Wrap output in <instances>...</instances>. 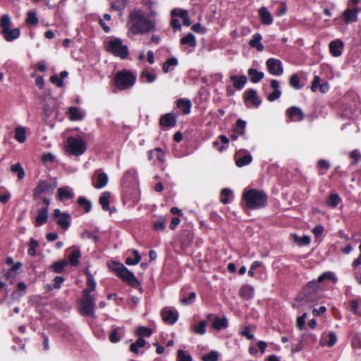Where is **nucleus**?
I'll return each instance as SVG.
<instances>
[{"instance_id": "nucleus-1", "label": "nucleus", "mask_w": 361, "mask_h": 361, "mask_svg": "<svg viewBox=\"0 0 361 361\" xmlns=\"http://www.w3.org/2000/svg\"><path fill=\"white\" fill-rule=\"evenodd\" d=\"M127 25L133 35H144L155 29L156 22L153 18H147L143 11L135 8L130 12Z\"/></svg>"}, {"instance_id": "nucleus-2", "label": "nucleus", "mask_w": 361, "mask_h": 361, "mask_svg": "<svg viewBox=\"0 0 361 361\" xmlns=\"http://www.w3.org/2000/svg\"><path fill=\"white\" fill-rule=\"evenodd\" d=\"M245 205L250 209H259L267 203V196L262 190L250 189L245 190L242 195Z\"/></svg>"}, {"instance_id": "nucleus-3", "label": "nucleus", "mask_w": 361, "mask_h": 361, "mask_svg": "<svg viewBox=\"0 0 361 361\" xmlns=\"http://www.w3.org/2000/svg\"><path fill=\"white\" fill-rule=\"evenodd\" d=\"M319 286L315 280L310 281L297 296L296 301L302 304L316 302L319 300Z\"/></svg>"}, {"instance_id": "nucleus-4", "label": "nucleus", "mask_w": 361, "mask_h": 361, "mask_svg": "<svg viewBox=\"0 0 361 361\" xmlns=\"http://www.w3.org/2000/svg\"><path fill=\"white\" fill-rule=\"evenodd\" d=\"M136 82V76L131 71L124 69L118 71L114 76L115 86L120 90L131 88Z\"/></svg>"}, {"instance_id": "nucleus-5", "label": "nucleus", "mask_w": 361, "mask_h": 361, "mask_svg": "<svg viewBox=\"0 0 361 361\" xmlns=\"http://www.w3.org/2000/svg\"><path fill=\"white\" fill-rule=\"evenodd\" d=\"M11 19L8 14H4L0 19V27L1 28V34L7 42H12L18 39L20 35L19 28H11Z\"/></svg>"}, {"instance_id": "nucleus-6", "label": "nucleus", "mask_w": 361, "mask_h": 361, "mask_svg": "<svg viewBox=\"0 0 361 361\" xmlns=\"http://www.w3.org/2000/svg\"><path fill=\"white\" fill-rule=\"evenodd\" d=\"M110 267L116 272L118 276L121 278L123 281L127 282L132 287L137 288L140 286V283L133 273L130 271L123 264L113 262Z\"/></svg>"}, {"instance_id": "nucleus-7", "label": "nucleus", "mask_w": 361, "mask_h": 361, "mask_svg": "<svg viewBox=\"0 0 361 361\" xmlns=\"http://www.w3.org/2000/svg\"><path fill=\"white\" fill-rule=\"evenodd\" d=\"M80 314L85 316L94 317V299L91 294H89L88 289H84L82 298L80 301Z\"/></svg>"}, {"instance_id": "nucleus-8", "label": "nucleus", "mask_w": 361, "mask_h": 361, "mask_svg": "<svg viewBox=\"0 0 361 361\" xmlns=\"http://www.w3.org/2000/svg\"><path fill=\"white\" fill-rule=\"evenodd\" d=\"M67 150L75 156H80L86 150V142L80 136L69 137L67 139Z\"/></svg>"}, {"instance_id": "nucleus-9", "label": "nucleus", "mask_w": 361, "mask_h": 361, "mask_svg": "<svg viewBox=\"0 0 361 361\" xmlns=\"http://www.w3.org/2000/svg\"><path fill=\"white\" fill-rule=\"evenodd\" d=\"M108 52L121 59H126L128 56V50L126 45L123 44L121 39L116 38L110 40L106 47Z\"/></svg>"}, {"instance_id": "nucleus-10", "label": "nucleus", "mask_w": 361, "mask_h": 361, "mask_svg": "<svg viewBox=\"0 0 361 361\" xmlns=\"http://www.w3.org/2000/svg\"><path fill=\"white\" fill-rule=\"evenodd\" d=\"M235 162L238 167H243L250 164L252 161V157L247 150L240 149L235 154Z\"/></svg>"}, {"instance_id": "nucleus-11", "label": "nucleus", "mask_w": 361, "mask_h": 361, "mask_svg": "<svg viewBox=\"0 0 361 361\" xmlns=\"http://www.w3.org/2000/svg\"><path fill=\"white\" fill-rule=\"evenodd\" d=\"M266 64L270 74L281 75L283 73V68L280 60L271 58L267 61Z\"/></svg>"}, {"instance_id": "nucleus-12", "label": "nucleus", "mask_w": 361, "mask_h": 361, "mask_svg": "<svg viewBox=\"0 0 361 361\" xmlns=\"http://www.w3.org/2000/svg\"><path fill=\"white\" fill-rule=\"evenodd\" d=\"M54 188L55 185H53L49 182L44 180H40L34 190L33 196L36 198L44 192L52 193Z\"/></svg>"}, {"instance_id": "nucleus-13", "label": "nucleus", "mask_w": 361, "mask_h": 361, "mask_svg": "<svg viewBox=\"0 0 361 361\" xmlns=\"http://www.w3.org/2000/svg\"><path fill=\"white\" fill-rule=\"evenodd\" d=\"M286 114L291 122H299L302 121L305 118L302 110L295 106L287 109Z\"/></svg>"}, {"instance_id": "nucleus-14", "label": "nucleus", "mask_w": 361, "mask_h": 361, "mask_svg": "<svg viewBox=\"0 0 361 361\" xmlns=\"http://www.w3.org/2000/svg\"><path fill=\"white\" fill-rule=\"evenodd\" d=\"M54 216L57 219V224L63 229H67L70 226V215L67 213H61L59 209H56L54 212Z\"/></svg>"}, {"instance_id": "nucleus-15", "label": "nucleus", "mask_w": 361, "mask_h": 361, "mask_svg": "<svg viewBox=\"0 0 361 361\" xmlns=\"http://www.w3.org/2000/svg\"><path fill=\"white\" fill-rule=\"evenodd\" d=\"M357 7L347 8L343 13V20L346 24L352 23L357 20Z\"/></svg>"}, {"instance_id": "nucleus-16", "label": "nucleus", "mask_w": 361, "mask_h": 361, "mask_svg": "<svg viewBox=\"0 0 361 361\" xmlns=\"http://www.w3.org/2000/svg\"><path fill=\"white\" fill-rule=\"evenodd\" d=\"M343 46V42L341 39H335L331 41L329 44L330 53L334 57H338L341 56Z\"/></svg>"}, {"instance_id": "nucleus-17", "label": "nucleus", "mask_w": 361, "mask_h": 361, "mask_svg": "<svg viewBox=\"0 0 361 361\" xmlns=\"http://www.w3.org/2000/svg\"><path fill=\"white\" fill-rule=\"evenodd\" d=\"M161 316L165 322L169 324H173L178 320V313L176 310L164 309L161 312Z\"/></svg>"}, {"instance_id": "nucleus-18", "label": "nucleus", "mask_w": 361, "mask_h": 361, "mask_svg": "<svg viewBox=\"0 0 361 361\" xmlns=\"http://www.w3.org/2000/svg\"><path fill=\"white\" fill-rule=\"evenodd\" d=\"M229 79L233 84V87L239 90L244 87L247 81V77L245 75L240 76L231 75H230Z\"/></svg>"}, {"instance_id": "nucleus-19", "label": "nucleus", "mask_w": 361, "mask_h": 361, "mask_svg": "<svg viewBox=\"0 0 361 361\" xmlns=\"http://www.w3.org/2000/svg\"><path fill=\"white\" fill-rule=\"evenodd\" d=\"M262 24L269 25L273 23V17L267 7H262L258 11Z\"/></svg>"}, {"instance_id": "nucleus-20", "label": "nucleus", "mask_w": 361, "mask_h": 361, "mask_svg": "<svg viewBox=\"0 0 361 361\" xmlns=\"http://www.w3.org/2000/svg\"><path fill=\"white\" fill-rule=\"evenodd\" d=\"M176 123V116L171 113L162 116L159 119V124L167 128L175 126Z\"/></svg>"}, {"instance_id": "nucleus-21", "label": "nucleus", "mask_w": 361, "mask_h": 361, "mask_svg": "<svg viewBox=\"0 0 361 361\" xmlns=\"http://www.w3.org/2000/svg\"><path fill=\"white\" fill-rule=\"evenodd\" d=\"M108 181L109 178L107 174L105 173H99L97 175L92 184L95 188L101 189L107 185Z\"/></svg>"}, {"instance_id": "nucleus-22", "label": "nucleus", "mask_w": 361, "mask_h": 361, "mask_svg": "<svg viewBox=\"0 0 361 361\" xmlns=\"http://www.w3.org/2000/svg\"><path fill=\"white\" fill-rule=\"evenodd\" d=\"M245 128L246 122L243 119L239 118L236 121L232 130L239 136H242L244 139H247V137L245 136Z\"/></svg>"}, {"instance_id": "nucleus-23", "label": "nucleus", "mask_w": 361, "mask_h": 361, "mask_svg": "<svg viewBox=\"0 0 361 361\" xmlns=\"http://www.w3.org/2000/svg\"><path fill=\"white\" fill-rule=\"evenodd\" d=\"M245 101L251 102L256 107L261 104V99L259 98L257 94V91L255 90H249L245 92Z\"/></svg>"}, {"instance_id": "nucleus-24", "label": "nucleus", "mask_w": 361, "mask_h": 361, "mask_svg": "<svg viewBox=\"0 0 361 361\" xmlns=\"http://www.w3.org/2000/svg\"><path fill=\"white\" fill-rule=\"evenodd\" d=\"M58 196L60 200H70L74 197V192L71 188L63 187L58 189Z\"/></svg>"}, {"instance_id": "nucleus-25", "label": "nucleus", "mask_w": 361, "mask_h": 361, "mask_svg": "<svg viewBox=\"0 0 361 361\" xmlns=\"http://www.w3.org/2000/svg\"><path fill=\"white\" fill-rule=\"evenodd\" d=\"M125 331L122 327L114 328L109 335V341L111 343L118 342L124 336Z\"/></svg>"}, {"instance_id": "nucleus-26", "label": "nucleus", "mask_w": 361, "mask_h": 361, "mask_svg": "<svg viewBox=\"0 0 361 361\" xmlns=\"http://www.w3.org/2000/svg\"><path fill=\"white\" fill-rule=\"evenodd\" d=\"M48 218V209L47 207H43L40 209L38 212V214L35 219V226H40L43 225L47 221Z\"/></svg>"}, {"instance_id": "nucleus-27", "label": "nucleus", "mask_w": 361, "mask_h": 361, "mask_svg": "<svg viewBox=\"0 0 361 361\" xmlns=\"http://www.w3.org/2000/svg\"><path fill=\"white\" fill-rule=\"evenodd\" d=\"M177 106L184 114H188L190 112L192 104L189 99H179L177 100Z\"/></svg>"}, {"instance_id": "nucleus-28", "label": "nucleus", "mask_w": 361, "mask_h": 361, "mask_svg": "<svg viewBox=\"0 0 361 361\" xmlns=\"http://www.w3.org/2000/svg\"><path fill=\"white\" fill-rule=\"evenodd\" d=\"M262 40V35L259 33H255L253 36L252 39L249 42V45L251 47H255L259 51H262L264 49V46L261 43Z\"/></svg>"}, {"instance_id": "nucleus-29", "label": "nucleus", "mask_w": 361, "mask_h": 361, "mask_svg": "<svg viewBox=\"0 0 361 361\" xmlns=\"http://www.w3.org/2000/svg\"><path fill=\"white\" fill-rule=\"evenodd\" d=\"M247 73L250 77V80L253 83L259 82L264 76V73L262 71H258L255 68H249L247 71Z\"/></svg>"}, {"instance_id": "nucleus-30", "label": "nucleus", "mask_w": 361, "mask_h": 361, "mask_svg": "<svg viewBox=\"0 0 361 361\" xmlns=\"http://www.w3.org/2000/svg\"><path fill=\"white\" fill-rule=\"evenodd\" d=\"M228 319L226 317H215L212 323L213 328L218 331L226 329L228 327Z\"/></svg>"}, {"instance_id": "nucleus-31", "label": "nucleus", "mask_w": 361, "mask_h": 361, "mask_svg": "<svg viewBox=\"0 0 361 361\" xmlns=\"http://www.w3.org/2000/svg\"><path fill=\"white\" fill-rule=\"evenodd\" d=\"M111 197V193L108 191L104 192L99 199V202L101 204L102 209L104 211H109V198Z\"/></svg>"}, {"instance_id": "nucleus-32", "label": "nucleus", "mask_w": 361, "mask_h": 361, "mask_svg": "<svg viewBox=\"0 0 361 361\" xmlns=\"http://www.w3.org/2000/svg\"><path fill=\"white\" fill-rule=\"evenodd\" d=\"M254 293V289L249 285H245L242 286L240 290V295L245 300H249L252 298Z\"/></svg>"}, {"instance_id": "nucleus-33", "label": "nucleus", "mask_w": 361, "mask_h": 361, "mask_svg": "<svg viewBox=\"0 0 361 361\" xmlns=\"http://www.w3.org/2000/svg\"><path fill=\"white\" fill-rule=\"evenodd\" d=\"M157 78V75L152 73H150L147 70L143 71L140 75V80L142 82H153Z\"/></svg>"}, {"instance_id": "nucleus-34", "label": "nucleus", "mask_w": 361, "mask_h": 361, "mask_svg": "<svg viewBox=\"0 0 361 361\" xmlns=\"http://www.w3.org/2000/svg\"><path fill=\"white\" fill-rule=\"evenodd\" d=\"M180 42L181 44H188L192 48L195 47L197 44L195 37L192 33H188L187 35L183 37Z\"/></svg>"}, {"instance_id": "nucleus-35", "label": "nucleus", "mask_w": 361, "mask_h": 361, "mask_svg": "<svg viewBox=\"0 0 361 361\" xmlns=\"http://www.w3.org/2000/svg\"><path fill=\"white\" fill-rule=\"evenodd\" d=\"M195 299L196 293L195 292L190 293L188 297L183 293L180 295V301L183 305H188L192 304L195 301Z\"/></svg>"}, {"instance_id": "nucleus-36", "label": "nucleus", "mask_w": 361, "mask_h": 361, "mask_svg": "<svg viewBox=\"0 0 361 361\" xmlns=\"http://www.w3.org/2000/svg\"><path fill=\"white\" fill-rule=\"evenodd\" d=\"M81 253L79 249L73 250L68 257V260L71 264L73 267H77L79 264V259Z\"/></svg>"}, {"instance_id": "nucleus-37", "label": "nucleus", "mask_w": 361, "mask_h": 361, "mask_svg": "<svg viewBox=\"0 0 361 361\" xmlns=\"http://www.w3.org/2000/svg\"><path fill=\"white\" fill-rule=\"evenodd\" d=\"M146 345V341L142 338H139L135 343L130 345V350L135 354L140 353L139 348H144Z\"/></svg>"}, {"instance_id": "nucleus-38", "label": "nucleus", "mask_w": 361, "mask_h": 361, "mask_svg": "<svg viewBox=\"0 0 361 361\" xmlns=\"http://www.w3.org/2000/svg\"><path fill=\"white\" fill-rule=\"evenodd\" d=\"M11 171L13 173H17L18 179L22 180L25 177V171L20 163L11 165Z\"/></svg>"}, {"instance_id": "nucleus-39", "label": "nucleus", "mask_w": 361, "mask_h": 361, "mask_svg": "<svg viewBox=\"0 0 361 361\" xmlns=\"http://www.w3.org/2000/svg\"><path fill=\"white\" fill-rule=\"evenodd\" d=\"M85 273L87 276V284L89 286L87 289L89 290V294H90L91 292L95 290L97 283L96 281H94L92 274L90 273L89 270H86Z\"/></svg>"}, {"instance_id": "nucleus-40", "label": "nucleus", "mask_w": 361, "mask_h": 361, "mask_svg": "<svg viewBox=\"0 0 361 361\" xmlns=\"http://www.w3.org/2000/svg\"><path fill=\"white\" fill-rule=\"evenodd\" d=\"M177 65H178L177 59L175 57H171V58L168 59L166 61V62L164 63L162 70H163L164 73H166L171 70V68H174Z\"/></svg>"}, {"instance_id": "nucleus-41", "label": "nucleus", "mask_w": 361, "mask_h": 361, "mask_svg": "<svg viewBox=\"0 0 361 361\" xmlns=\"http://www.w3.org/2000/svg\"><path fill=\"white\" fill-rule=\"evenodd\" d=\"M341 201L339 195L338 194H331L326 200V204L329 207L334 208L336 207Z\"/></svg>"}, {"instance_id": "nucleus-42", "label": "nucleus", "mask_w": 361, "mask_h": 361, "mask_svg": "<svg viewBox=\"0 0 361 361\" xmlns=\"http://www.w3.org/2000/svg\"><path fill=\"white\" fill-rule=\"evenodd\" d=\"M133 253L134 255V258L133 259L131 257H126V259L125 260V263L127 265H130H130H136L141 260V256L139 254V252L137 250H133Z\"/></svg>"}, {"instance_id": "nucleus-43", "label": "nucleus", "mask_w": 361, "mask_h": 361, "mask_svg": "<svg viewBox=\"0 0 361 361\" xmlns=\"http://www.w3.org/2000/svg\"><path fill=\"white\" fill-rule=\"evenodd\" d=\"M68 113L70 114V118L72 121H78L81 120L83 118V116L78 109V108L75 106H72L69 108Z\"/></svg>"}, {"instance_id": "nucleus-44", "label": "nucleus", "mask_w": 361, "mask_h": 361, "mask_svg": "<svg viewBox=\"0 0 361 361\" xmlns=\"http://www.w3.org/2000/svg\"><path fill=\"white\" fill-rule=\"evenodd\" d=\"M15 138L20 143H23L25 141V130L23 127H18L16 128Z\"/></svg>"}, {"instance_id": "nucleus-45", "label": "nucleus", "mask_w": 361, "mask_h": 361, "mask_svg": "<svg viewBox=\"0 0 361 361\" xmlns=\"http://www.w3.org/2000/svg\"><path fill=\"white\" fill-rule=\"evenodd\" d=\"M232 190L228 188H224L221 190L220 194V201L226 204L229 202V198L232 197Z\"/></svg>"}, {"instance_id": "nucleus-46", "label": "nucleus", "mask_w": 361, "mask_h": 361, "mask_svg": "<svg viewBox=\"0 0 361 361\" xmlns=\"http://www.w3.org/2000/svg\"><path fill=\"white\" fill-rule=\"evenodd\" d=\"M143 4L146 6L147 9L149 11V16L151 18H154L157 16V11L154 8V4L151 0H144Z\"/></svg>"}, {"instance_id": "nucleus-47", "label": "nucleus", "mask_w": 361, "mask_h": 361, "mask_svg": "<svg viewBox=\"0 0 361 361\" xmlns=\"http://www.w3.org/2000/svg\"><path fill=\"white\" fill-rule=\"evenodd\" d=\"M128 0H115L111 4V9L115 11H121L127 5Z\"/></svg>"}, {"instance_id": "nucleus-48", "label": "nucleus", "mask_w": 361, "mask_h": 361, "mask_svg": "<svg viewBox=\"0 0 361 361\" xmlns=\"http://www.w3.org/2000/svg\"><path fill=\"white\" fill-rule=\"evenodd\" d=\"M293 240L297 243L300 246L307 245L310 243V238L308 235L300 237L295 234L292 235Z\"/></svg>"}, {"instance_id": "nucleus-49", "label": "nucleus", "mask_w": 361, "mask_h": 361, "mask_svg": "<svg viewBox=\"0 0 361 361\" xmlns=\"http://www.w3.org/2000/svg\"><path fill=\"white\" fill-rule=\"evenodd\" d=\"M325 280L335 281L336 280V277H335L334 274L332 272L326 271V272H324L322 274H321L318 277V279L316 281V282H317V284L319 285V283H322Z\"/></svg>"}, {"instance_id": "nucleus-50", "label": "nucleus", "mask_w": 361, "mask_h": 361, "mask_svg": "<svg viewBox=\"0 0 361 361\" xmlns=\"http://www.w3.org/2000/svg\"><path fill=\"white\" fill-rule=\"evenodd\" d=\"M318 166L319 167V175H324L326 171L330 168V164L324 159H319L317 163Z\"/></svg>"}, {"instance_id": "nucleus-51", "label": "nucleus", "mask_w": 361, "mask_h": 361, "mask_svg": "<svg viewBox=\"0 0 361 361\" xmlns=\"http://www.w3.org/2000/svg\"><path fill=\"white\" fill-rule=\"evenodd\" d=\"M67 265V262L65 259L60 260L53 264L52 268L54 272L61 273L65 267Z\"/></svg>"}, {"instance_id": "nucleus-52", "label": "nucleus", "mask_w": 361, "mask_h": 361, "mask_svg": "<svg viewBox=\"0 0 361 361\" xmlns=\"http://www.w3.org/2000/svg\"><path fill=\"white\" fill-rule=\"evenodd\" d=\"M39 20L37 17L35 12L29 11L27 14L26 23L30 25H35L37 24Z\"/></svg>"}, {"instance_id": "nucleus-53", "label": "nucleus", "mask_w": 361, "mask_h": 361, "mask_svg": "<svg viewBox=\"0 0 361 361\" xmlns=\"http://www.w3.org/2000/svg\"><path fill=\"white\" fill-rule=\"evenodd\" d=\"M289 85L295 90H300L302 87L299 77L296 74H293L290 76Z\"/></svg>"}, {"instance_id": "nucleus-54", "label": "nucleus", "mask_w": 361, "mask_h": 361, "mask_svg": "<svg viewBox=\"0 0 361 361\" xmlns=\"http://www.w3.org/2000/svg\"><path fill=\"white\" fill-rule=\"evenodd\" d=\"M78 204L81 206V207H84L85 208V210L86 212H89L91 211V209H92V204L91 202L87 200L85 197H80L78 198Z\"/></svg>"}, {"instance_id": "nucleus-55", "label": "nucleus", "mask_w": 361, "mask_h": 361, "mask_svg": "<svg viewBox=\"0 0 361 361\" xmlns=\"http://www.w3.org/2000/svg\"><path fill=\"white\" fill-rule=\"evenodd\" d=\"M207 323L205 321H201L197 326L193 329L195 334L203 335L206 332Z\"/></svg>"}, {"instance_id": "nucleus-56", "label": "nucleus", "mask_w": 361, "mask_h": 361, "mask_svg": "<svg viewBox=\"0 0 361 361\" xmlns=\"http://www.w3.org/2000/svg\"><path fill=\"white\" fill-rule=\"evenodd\" d=\"M136 334L139 336L149 337L152 334V331L145 326H140L136 330Z\"/></svg>"}, {"instance_id": "nucleus-57", "label": "nucleus", "mask_w": 361, "mask_h": 361, "mask_svg": "<svg viewBox=\"0 0 361 361\" xmlns=\"http://www.w3.org/2000/svg\"><path fill=\"white\" fill-rule=\"evenodd\" d=\"M218 139L222 143V145L220 147H219L218 151L223 152L228 147V145L229 143V138H228L224 135H221L219 136Z\"/></svg>"}, {"instance_id": "nucleus-58", "label": "nucleus", "mask_w": 361, "mask_h": 361, "mask_svg": "<svg viewBox=\"0 0 361 361\" xmlns=\"http://www.w3.org/2000/svg\"><path fill=\"white\" fill-rule=\"evenodd\" d=\"M219 358V353L216 351H211L202 357V361H217Z\"/></svg>"}, {"instance_id": "nucleus-59", "label": "nucleus", "mask_w": 361, "mask_h": 361, "mask_svg": "<svg viewBox=\"0 0 361 361\" xmlns=\"http://www.w3.org/2000/svg\"><path fill=\"white\" fill-rule=\"evenodd\" d=\"M38 242L34 238H30V248L27 250L28 255L30 256H34L36 253V249L38 247Z\"/></svg>"}, {"instance_id": "nucleus-60", "label": "nucleus", "mask_w": 361, "mask_h": 361, "mask_svg": "<svg viewBox=\"0 0 361 361\" xmlns=\"http://www.w3.org/2000/svg\"><path fill=\"white\" fill-rule=\"evenodd\" d=\"M177 361H192V357L185 354L183 350H178L177 353Z\"/></svg>"}, {"instance_id": "nucleus-61", "label": "nucleus", "mask_w": 361, "mask_h": 361, "mask_svg": "<svg viewBox=\"0 0 361 361\" xmlns=\"http://www.w3.org/2000/svg\"><path fill=\"white\" fill-rule=\"evenodd\" d=\"M154 155L160 163L164 162L165 153L163 152V150L161 148H159V147L155 148Z\"/></svg>"}, {"instance_id": "nucleus-62", "label": "nucleus", "mask_w": 361, "mask_h": 361, "mask_svg": "<svg viewBox=\"0 0 361 361\" xmlns=\"http://www.w3.org/2000/svg\"><path fill=\"white\" fill-rule=\"evenodd\" d=\"M328 341L326 342V345L329 347H332L337 342V337L335 333L330 332L327 335Z\"/></svg>"}, {"instance_id": "nucleus-63", "label": "nucleus", "mask_w": 361, "mask_h": 361, "mask_svg": "<svg viewBox=\"0 0 361 361\" xmlns=\"http://www.w3.org/2000/svg\"><path fill=\"white\" fill-rule=\"evenodd\" d=\"M324 226L322 225H317L312 230V233L316 238L322 237L324 233Z\"/></svg>"}, {"instance_id": "nucleus-64", "label": "nucleus", "mask_w": 361, "mask_h": 361, "mask_svg": "<svg viewBox=\"0 0 361 361\" xmlns=\"http://www.w3.org/2000/svg\"><path fill=\"white\" fill-rule=\"evenodd\" d=\"M42 161L44 163H47V162L53 163L55 161V157L51 153H46V154H42Z\"/></svg>"}]
</instances>
